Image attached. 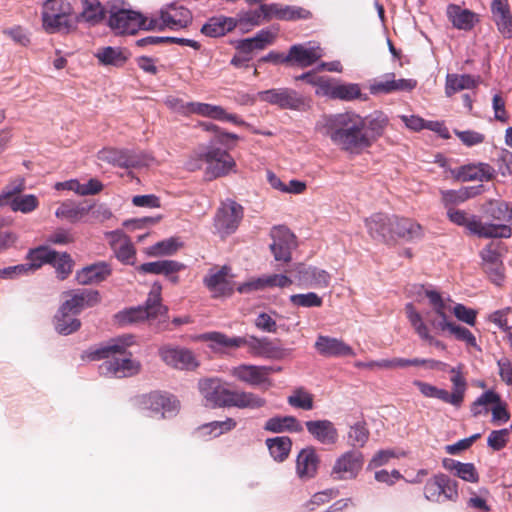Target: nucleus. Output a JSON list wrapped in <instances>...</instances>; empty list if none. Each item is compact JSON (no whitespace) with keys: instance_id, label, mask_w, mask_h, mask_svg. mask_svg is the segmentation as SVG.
I'll list each match as a JSON object with an SVG mask.
<instances>
[{"instance_id":"3","label":"nucleus","mask_w":512,"mask_h":512,"mask_svg":"<svg viewBox=\"0 0 512 512\" xmlns=\"http://www.w3.org/2000/svg\"><path fill=\"white\" fill-rule=\"evenodd\" d=\"M41 19L44 31L49 34H69L76 29L74 8L66 0H46Z\"/></svg>"},{"instance_id":"18","label":"nucleus","mask_w":512,"mask_h":512,"mask_svg":"<svg viewBox=\"0 0 512 512\" xmlns=\"http://www.w3.org/2000/svg\"><path fill=\"white\" fill-rule=\"evenodd\" d=\"M138 402L143 409L162 412L163 417L165 414L176 413L179 409V401L174 396L159 391L140 396Z\"/></svg>"},{"instance_id":"25","label":"nucleus","mask_w":512,"mask_h":512,"mask_svg":"<svg viewBox=\"0 0 512 512\" xmlns=\"http://www.w3.org/2000/svg\"><path fill=\"white\" fill-rule=\"evenodd\" d=\"M112 274L110 264L101 261L76 272L75 278L80 285L98 284L105 281Z\"/></svg>"},{"instance_id":"41","label":"nucleus","mask_w":512,"mask_h":512,"mask_svg":"<svg viewBox=\"0 0 512 512\" xmlns=\"http://www.w3.org/2000/svg\"><path fill=\"white\" fill-rule=\"evenodd\" d=\"M136 269L143 274L170 275L185 269V265L174 260H159L143 263Z\"/></svg>"},{"instance_id":"23","label":"nucleus","mask_w":512,"mask_h":512,"mask_svg":"<svg viewBox=\"0 0 512 512\" xmlns=\"http://www.w3.org/2000/svg\"><path fill=\"white\" fill-rule=\"evenodd\" d=\"M274 39L275 35L271 31L263 29L254 37L235 41L234 47L236 51L246 54L253 59V53L255 51L264 50L268 45L274 42Z\"/></svg>"},{"instance_id":"29","label":"nucleus","mask_w":512,"mask_h":512,"mask_svg":"<svg viewBox=\"0 0 512 512\" xmlns=\"http://www.w3.org/2000/svg\"><path fill=\"white\" fill-rule=\"evenodd\" d=\"M319 458L313 447H307L300 451L296 460L297 475L301 479L313 478L318 469Z\"/></svg>"},{"instance_id":"14","label":"nucleus","mask_w":512,"mask_h":512,"mask_svg":"<svg viewBox=\"0 0 512 512\" xmlns=\"http://www.w3.org/2000/svg\"><path fill=\"white\" fill-rule=\"evenodd\" d=\"M25 189L24 180L5 188L0 194V206L10 205L13 211L28 213L36 209L38 200L34 195L15 196Z\"/></svg>"},{"instance_id":"47","label":"nucleus","mask_w":512,"mask_h":512,"mask_svg":"<svg viewBox=\"0 0 512 512\" xmlns=\"http://www.w3.org/2000/svg\"><path fill=\"white\" fill-rule=\"evenodd\" d=\"M362 121L364 122L365 136L368 137L371 147L383 135L388 125V118L382 112H377L375 116L362 118Z\"/></svg>"},{"instance_id":"52","label":"nucleus","mask_w":512,"mask_h":512,"mask_svg":"<svg viewBox=\"0 0 512 512\" xmlns=\"http://www.w3.org/2000/svg\"><path fill=\"white\" fill-rule=\"evenodd\" d=\"M443 466L447 470L455 471L456 475L471 483L479 481V474L472 463H461L454 459H444Z\"/></svg>"},{"instance_id":"56","label":"nucleus","mask_w":512,"mask_h":512,"mask_svg":"<svg viewBox=\"0 0 512 512\" xmlns=\"http://www.w3.org/2000/svg\"><path fill=\"white\" fill-rule=\"evenodd\" d=\"M442 202L445 207L456 205L477 195V191L472 187H463L459 190L441 191Z\"/></svg>"},{"instance_id":"9","label":"nucleus","mask_w":512,"mask_h":512,"mask_svg":"<svg viewBox=\"0 0 512 512\" xmlns=\"http://www.w3.org/2000/svg\"><path fill=\"white\" fill-rule=\"evenodd\" d=\"M424 496L428 501L436 503L456 501L458 498V484L448 475L438 473L425 483Z\"/></svg>"},{"instance_id":"62","label":"nucleus","mask_w":512,"mask_h":512,"mask_svg":"<svg viewBox=\"0 0 512 512\" xmlns=\"http://www.w3.org/2000/svg\"><path fill=\"white\" fill-rule=\"evenodd\" d=\"M290 302L299 307H320L322 305V298L314 292H309L291 295Z\"/></svg>"},{"instance_id":"58","label":"nucleus","mask_w":512,"mask_h":512,"mask_svg":"<svg viewBox=\"0 0 512 512\" xmlns=\"http://www.w3.org/2000/svg\"><path fill=\"white\" fill-rule=\"evenodd\" d=\"M50 265L55 268L58 278L65 280L72 273L74 261L67 252L58 253L56 251V256Z\"/></svg>"},{"instance_id":"17","label":"nucleus","mask_w":512,"mask_h":512,"mask_svg":"<svg viewBox=\"0 0 512 512\" xmlns=\"http://www.w3.org/2000/svg\"><path fill=\"white\" fill-rule=\"evenodd\" d=\"M363 466V455L359 451H348L335 462L331 475L335 480L353 479Z\"/></svg>"},{"instance_id":"2","label":"nucleus","mask_w":512,"mask_h":512,"mask_svg":"<svg viewBox=\"0 0 512 512\" xmlns=\"http://www.w3.org/2000/svg\"><path fill=\"white\" fill-rule=\"evenodd\" d=\"M161 289L162 287L159 283H154L144 305L120 311L115 315L117 323L119 325H127L145 320L149 322L157 320L155 329L158 332L169 330L168 307L162 304Z\"/></svg>"},{"instance_id":"11","label":"nucleus","mask_w":512,"mask_h":512,"mask_svg":"<svg viewBox=\"0 0 512 512\" xmlns=\"http://www.w3.org/2000/svg\"><path fill=\"white\" fill-rule=\"evenodd\" d=\"M158 355L166 365L175 369L195 371L200 366L193 351L185 347L162 345Z\"/></svg>"},{"instance_id":"30","label":"nucleus","mask_w":512,"mask_h":512,"mask_svg":"<svg viewBox=\"0 0 512 512\" xmlns=\"http://www.w3.org/2000/svg\"><path fill=\"white\" fill-rule=\"evenodd\" d=\"M495 177V169L487 163L467 164L459 168L457 178L466 181H490Z\"/></svg>"},{"instance_id":"16","label":"nucleus","mask_w":512,"mask_h":512,"mask_svg":"<svg viewBox=\"0 0 512 512\" xmlns=\"http://www.w3.org/2000/svg\"><path fill=\"white\" fill-rule=\"evenodd\" d=\"M66 300L60 305L62 311L78 315L83 309L93 307L100 302V294L93 289H75L63 293Z\"/></svg>"},{"instance_id":"15","label":"nucleus","mask_w":512,"mask_h":512,"mask_svg":"<svg viewBox=\"0 0 512 512\" xmlns=\"http://www.w3.org/2000/svg\"><path fill=\"white\" fill-rule=\"evenodd\" d=\"M273 242L270 250L276 261L289 263L292 260V250L297 247L295 235L285 226L274 227L271 231Z\"/></svg>"},{"instance_id":"49","label":"nucleus","mask_w":512,"mask_h":512,"mask_svg":"<svg viewBox=\"0 0 512 512\" xmlns=\"http://www.w3.org/2000/svg\"><path fill=\"white\" fill-rule=\"evenodd\" d=\"M56 256V251L50 249L47 246H39L30 249L26 255V259L29 261L27 264L29 271L33 272L41 268L44 264H50Z\"/></svg>"},{"instance_id":"60","label":"nucleus","mask_w":512,"mask_h":512,"mask_svg":"<svg viewBox=\"0 0 512 512\" xmlns=\"http://www.w3.org/2000/svg\"><path fill=\"white\" fill-rule=\"evenodd\" d=\"M294 408L311 410L313 408V395L303 389H296L287 399Z\"/></svg>"},{"instance_id":"39","label":"nucleus","mask_w":512,"mask_h":512,"mask_svg":"<svg viewBox=\"0 0 512 512\" xmlns=\"http://www.w3.org/2000/svg\"><path fill=\"white\" fill-rule=\"evenodd\" d=\"M407 317L415 329L416 333L424 340H427L431 345L444 350L445 344L439 340L434 339L428 331L426 324L422 320V316L416 311L412 303H408L405 307Z\"/></svg>"},{"instance_id":"32","label":"nucleus","mask_w":512,"mask_h":512,"mask_svg":"<svg viewBox=\"0 0 512 512\" xmlns=\"http://www.w3.org/2000/svg\"><path fill=\"white\" fill-rule=\"evenodd\" d=\"M266 12V22H269L272 18L279 20H296L306 18L310 13L309 11L301 7L282 6L280 4H263V11Z\"/></svg>"},{"instance_id":"43","label":"nucleus","mask_w":512,"mask_h":512,"mask_svg":"<svg viewBox=\"0 0 512 512\" xmlns=\"http://www.w3.org/2000/svg\"><path fill=\"white\" fill-rule=\"evenodd\" d=\"M236 28L232 17L218 16L210 18L201 28V32L209 37H220Z\"/></svg>"},{"instance_id":"31","label":"nucleus","mask_w":512,"mask_h":512,"mask_svg":"<svg viewBox=\"0 0 512 512\" xmlns=\"http://www.w3.org/2000/svg\"><path fill=\"white\" fill-rule=\"evenodd\" d=\"M293 284L291 278L284 274H272L268 276L259 277L256 280L246 282L238 287V291L243 293L253 290H262L266 287H280L285 288Z\"/></svg>"},{"instance_id":"28","label":"nucleus","mask_w":512,"mask_h":512,"mask_svg":"<svg viewBox=\"0 0 512 512\" xmlns=\"http://www.w3.org/2000/svg\"><path fill=\"white\" fill-rule=\"evenodd\" d=\"M107 373L117 378L132 377L140 373L142 365L139 361L131 358L107 360L101 366Z\"/></svg>"},{"instance_id":"5","label":"nucleus","mask_w":512,"mask_h":512,"mask_svg":"<svg viewBox=\"0 0 512 512\" xmlns=\"http://www.w3.org/2000/svg\"><path fill=\"white\" fill-rule=\"evenodd\" d=\"M447 216L451 222L465 227L470 234L479 238H510L512 228L505 224H483L476 215H468L464 210L448 208Z\"/></svg>"},{"instance_id":"6","label":"nucleus","mask_w":512,"mask_h":512,"mask_svg":"<svg viewBox=\"0 0 512 512\" xmlns=\"http://www.w3.org/2000/svg\"><path fill=\"white\" fill-rule=\"evenodd\" d=\"M192 13L184 6L172 3L159 11V18L151 17L148 28L163 31L169 29H182L192 23Z\"/></svg>"},{"instance_id":"45","label":"nucleus","mask_w":512,"mask_h":512,"mask_svg":"<svg viewBox=\"0 0 512 512\" xmlns=\"http://www.w3.org/2000/svg\"><path fill=\"white\" fill-rule=\"evenodd\" d=\"M82 11L75 15L76 23L85 21L99 23L105 17V10L99 0H80Z\"/></svg>"},{"instance_id":"21","label":"nucleus","mask_w":512,"mask_h":512,"mask_svg":"<svg viewBox=\"0 0 512 512\" xmlns=\"http://www.w3.org/2000/svg\"><path fill=\"white\" fill-rule=\"evenodd\" d=\"M187 112L188 114H198L215 120L229 121L239 126L247 125L237 115L226 112L223 107L218 105L190 102L187 103Z\"/></svg>"},{"instance_id":"44","label":"nucleus","mask_w":512,"mask_h":512,"mask_svg":"<svg viewBox=\"0 0 512 512\" xmlns=\"http://www.w3.org/2000/svg\"><path fill=\"white\" fill-rule=\"evenodd\" d=\"M95 57L103 66L122 67L128 61L126 51L120 47H103L98 49Z\"/></svg>"},{"instance_id":"20","label":"nucleus","mask_w":512,"mask_h":512,"mask_svg":"<svg viewBox=\"0 0 512 512\" xmlns=\"http://www.w3.org/2000/svg\"><path fill=\"white\" fill-rule=\"evenodd\" d=\"M229 272L230 267L225 265L216 271L211 269L209 274L204 278L203 282L212 293L213 298L228 297L232 295L234 285L228 279Z\"/></svg>"},{"instance_id":"12","label":"nucleus","mask_w":512,"mask_h":512,"mask_svg":"<svg viewBox=\"0 0 512 512\" xmlns=\"http://www.w3.org/2000/svg\"><path fill=\"white\" fill-rule=\"evenodd\" d=\"M206 171L208 179L226 176L236 167L235 160L226 151L218 147L209 146L205 151Z\"/></svg>"},{"instance_id":"34","label":"nucleus","mask_w":512,"mask_h":512,"mask_svg":"<svg viewBox=\"0 0 512 512\" xmlns=\"http://www.w3.org/2000/svg\"><path fill=\"white\" fill-rule=\"evenodd\" d=\"M271 369L253 365H240L231 370V374L238 381L248 384H263L268 381V375Z\"/></svg>"},{"instance_id":"24","label":"nucleus","mask_w":512,"mask_h":512,"mask_svg":"<svg viewBox=\"0 0 512 512\" xmlns=\"http://www.w3.org/2000/svg\"><path fill=\"white\" fill-rule=\"evenodd\" d=\"M199 339L209 342V348L215 353H224L226 349H237L246 345L245 337H229L221 332H207Z\"/></svg>"},{"instance_id":"35","label":"nucleus","mask_w":512,"mask_h":512,"mask_svg":"<svg viewBox=\"0 0 512 512\" xmlns=\"http://www.w3.org/2000/svg\"><path fill=\"white\" fill-rule=\"evenodd\" d=\"M245 346H248L250 351L257 356L278 359L284 355V350L266 337L257 338L255 336H250L249 338H246Z\"/></svg>"},{"instance_id":"27","label":"nucleus","mask_w":512,"mask_h":512,"mask_svg":"<svg viewBox=\"0 0 512 512\" xmlns=\"http://www.w3.org/2000/svg\"><path fill=\"white\" fill-rule=\"evenodd\" d=\"M386 80L374 81L369 86L370 93L376 94H389L395 91H411L413 90L417 82L412 79H395L394 73H388L385 75Z\"/></svg>"},{"instance_id":"63","label":"nucleus","mask_w":512,"mask_h":512,"mask_svg":"<svg viewBox=\"0 0 512 512\" xmlns=\"http://www.w3.org/2000/svg\"><path fill=\"white\" fill-rule=\"evenodd\" d=\"M179 248V244L175 239L171 238L168 240L160 241L155 245L151 246L148 250V254L152 256L158 255H171L175 253Z\"/></svg>"},{"instance_id":"51","label":"nucleus","mask_w":512,"mask_h":512,"mask_svg":"<svg viewBox=\"0 0 512 512\" xmlns=\"http://www.w3.org/2000/svg\"><path fill=\"white\" fill-rule=\"evenodd\" d=\"M478 81L469 74H448L446 77L445 93L451 97L456 92L464 89L475 88Z\"/></svg>"},{"instance_id":"64","label":"nucleus","mask_w":512,"mask_h":512,"mask_svg":"<svg viewBox=\"0 0 512 512\" xmlns=\"http://www.w3.org/2000/svg\"><path fill=\"white\" fill-rule=\"evenodd\" d=\"M509 441V430L501 429V430H493L487 439V444L494 451H499L503 449Z\"/></svg>"},{"instance_id":"59","label":"nucleus","mask_w":512,"mask_h":512,"mask_svg":"<svg viewBox=\"0 0 512 512\" xmlns=\"http://www.w3.org/2000/svg\"><path fill=\"white\" fill-rule=\"evenodd\" d=\"M500 401L499 395L492 391L488 390L484 392L480 397H478L473 404L471 405V412L474 416H479L483 413L488 412L487 406L490 404H496Z\"/></svg>"},{"instance_id":"46","label":"nucleus","mask_w":512,"mask_h":512,"mask_svg":"<svg viewBox=\"0 0 512 512\" xmlns=\"http://www.w3.org/2000/svg\"><path fill=\"white\" fill-rule=\"evenodd\" d=\"M92 209V205L76 204L72 201H65L57 208V218L66 219L70 223H76L86 216Z\"/></svg>"},{"instance_id":"13","label":"nucleus","mask_w":512,"mask_h":512,"mask_svg":"<svg viewBox=\"0 0 512 512\" xmlns=\"http://www.w3.org/2000/svg\"><path fill=\"white\" fill-rule=\"evenodd\" d=\"M260 100L279 106L281 109L303 110L306 99L298 92L288 88L270 89L258 93Z\"/></svg>"},{"instance_id":"61","label":"nucleus","mask_w":512,"mask_h":512,"mask_svg":"<svg viewBox=\"0 0 512 512\" xmlns=\"http://www.w3.org/2000/svg\"><path fill=\"white\" fill-rule=\"evenodd\" d=\"M349 441L353 446L363 447L369 438V431L364 422L351 426L348 432Z\"/></svg>"},{"instance_id":"37","label":"nucleus","mask_w":512,"mask_h":512,"mask_svg":"<svg viewBox=\"0 0 512 512\" xmlns=\"http://www.w3.org/2000/svg\"><path fill=\"white\" fill-rule=\"evenodd\" d=\"M366 226L373 238H382L384 241L392 240L393 222L388 216L378 213L366 220Z\"/></svg>"},{"instance_id":"4","label":"nucleus","mask_w":512,"mask_h":512,"mask_svg":"<svg viewBox=\"0 0 512 512\" xmlns=\"http://www.w3.org/2000/svg\"><path fill=\"white\" fill-rule=\"evenodd\" d=\"M201 394L210 407L258 408L265 401L252 393L237 392L227 389L225 386H202Z\"/></svg>"},{"instance_id":"1","label":"nucleus","mask_w":512,"mask_h":512,"mask_svg":"<svg viewBox=\"0 0 512 512\" xmlns=\"http://www.w3.org/2000/svg\"><path fill=\"white\" fill-rule=\"evenodd\" d=\"M324 129L335 145L350 154H360L370 147L362 117L355 113L345 112L328 117Z\"/></svg>"},{"instance_id":"50","label":"nucleus","mask_w":512,"mask_h":512,"mask_svg":"<svg viewBox=\"0 0 512 512\" xmlns=\"http://www.w3.org/2000/svg\"><path fill=\"white\" fill-rule=\"evenodd\" d=\"M71 312L58 309L54 316L55 330L61 335H70L78 331L81 327V321Z\"/></svg>"},{"instance_id":"48","label":"nucleus","mask_w":512,"mask_h":512,"mask_svg":"<svg viewBox=\"0 0 512 512\" xmlns=\"http://www.w3.org/2000/svg\"><path fill=\"white\" fill-rule=\"evenodd\" d=\"M392 240L395 237L412 239L421 236L422 227L420 224L406 218H394L392 220Z\"/></svg>"},{"instance_id":"33","label":"nucleus","mask_w":512,"mask_h":512,"mask_svg":"<svg viewBox=\"0 0 512 512\" xmlns=\"http://www.w3.org/2000/svg\"><path fill=\"white\" fill-rule=\"evenodd\" d=\"M305 425L308 432L320 443L334 444L337 441L338 433L331 421H307Z\"/></svg>"},{"instance_id":"26","label":"nucleus","mask_w":512,"mask_h":512,"mask_svg":"<svg viewBox=\"0 0 512 512\" xmlns=\"http://www.w3.org/2000/svg\"><path fill=\"white\" fill-rule=\"evenodd\" d=\"M322 57L320 47H305L301 44L292 45L288 50L290 66L306 68L316 63Z\"/></svg>"},{"instance_id":"40","label":"nucleus","mask_w":512,"mask_h":512,"mask_svg":"<svg viewBox=\"0 0 512 512\" xmlns=\"http://www.w3.org/2000/svg\"><path fill=\"white\" fill-rule=\"evenodd\" d=\"M447 13L453 26L460 30L469 31L478 21L477 15L474 12L468 9H462L455 4L448 6Z\"/></svg>"},{"instance_id":"57","label":"nucleus","mask_w":512,"mask_h":512,"mask_svg":"<svg viewBox=\"0 0 512 512\" xmlns=\"http://www.w3.org/2000/svg\"><path fill=\"white\" fill-rule=\"evenodd\" d=\"M129 346V342H124L123 344H113L111 341L110 344L101 346L95 350H92L88 353V359L92 361L108 359L110 356L114 354H124L126 352V347Z\"/></svg>"},{"instance_id":"7","label":"nucleus","mask_w":512,"mask_h":512,"mask_svg":"<svg viewBox=\"0 0 512 512\" xmlns=\"http://www.w3.org/2000/svg\"><path fill=\"white\" fill-rule=\"evenodd\" d=\"M150 18L130 9L111 10L108 25L118 34H135L148 28Z\"/></svg>"},{"instance_id":"53","label":"nucleus","mask_w":512,"mask_h":512,"mask_svg":"<svg viewBox=\"0 0 512 512\" xmlns=\"http://www.w3.org/2000/svg\"><path fill=\"white\" fill-rule=\"evenodd\" d=\"M263 11V4L256 10H250L238 14L237 18H234L236 27H240L243 32L250 31L251 27L259 26L262 22H266V12Z\"/></svg>"},{"instance_id":"10","label":"nucleus","mask_w":512,"mask_h":512,"mask_svg":"<svg viewBox=\"0 0 512 512\" xmlns=\"http://www.w3.org/2000/svg\"><path fill=\"white\" fill-rule=\"evenodd\" d=\"M99 161L122 168H139L147 165L153 158L146 154H137L134 151L117 148H103L97 154Z\"/></svg>"},{"instance_id":"8","label":"nucleus","mask_w":512,"mask_h":512,"mask_svg":"<svg viewBox=\"0 0 512 512\" xmlns=\"http://www.w3.org/2000/svg\"><path fill=\"white\" fill-rule=\"evenodd\" d=\"M243 214V207L236 201L228 199L221 202L214 216V227L221 237H226L238 229Z\"/></svg>"},{"instance_id":"38","label":"nucleus","mask_w":512,"mask_h":512,"mask_svg":"<svg viewBox=\"0 0 512 512\" xmlns=\"http://www.w3.org/2000/svg\"><path fill=\"white\" fill-rule=\"evenodd\" d=\"M464 387L465 386H456L453 392L449 393L447 390L438 388L437 386H420V391L426 397L437 398L444 403L460 406L464 397Z\"/></svg>"},{"instance_id":"22","label":"nucleus","mask_w":512,"mask_h":512,"mask_svg":"<svg viewBox=\"0 0 512 512\" xmlns=\"http://www.w3.org/2000/svg\"><path fill=\"white\" fill-rule=\"evenodd\" d=\"M484 217L489 220L486 224H505L512 226V206L508 202L490 199L482 206Z\"/></svg>"},{"instance_id":"42","label":"nucleus","mask_w":512,"mask_h":512,"mask_svg":"<svg viewBox=\"0 0 512 512\" xmlns=\"http://www.w3.org/2000/svg\"><path fill=\"white\" fill-rule=\"evenodd\" d=\"M264 430L272 433L303 431L302 424L294 416H275L265 422Z\"/></svg>"},{"instance_id":"54","label":"nucleus","mask_w":512,"mask_h":512,"mask_svg":"<svg viewBox=\"0 0 512 512\" xmlns=\"http://www.w3.org/2000/svg\"><path fill=\"white\" fill-rule=\"evenodd\" d=\"M266 445L269 449L271 456L279 462L284 461L292 447V441L287 436H278L275 438H268L266 440Z\"/></svg>"},{"instance_id":"19","label":"nucleus","mask_w":512,"mask_h":512,"mask_svg":"<svg viewBox=\"0 0 512 512\" xmlns=\"http://www.w3.org/2000/svg\"><path fill=\"white\" fill-rule=\"evenodd\" d=\"M292 272L300 286L324 288L329 285L330 275L327 271L316 267H309L303 263L294 264Z\"/></svg>"},{"instance_id":"55","label":"nucleus","mask_w":512,"mask_h":512,"mask_svg":"<svg viewBox=\"0 0 512 512\" xmlns=\"http://www.w3.org/2000/svg\"><path fill=\"white\" fill-rule=\"evenodd\" d=\"M327 93L333 99L351 101L361 96V89L358 84H339L331 86Z\"/></svg>"},{"instance_id":"36","label":"nucleus","mask_w":512,"mask_h":512,"mask_svg":"<svg viewBox=\"0 0 512 512\" xmlns=\"http://www.w3.org/2000/svg\"><path fill=\"white\" fill-rule=\"evenodd\" d=\"M315 347L324 356H350L354 354L352 348L342 340L327 336H319Z\"/></svg>"}]
</instances>
